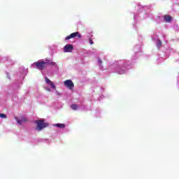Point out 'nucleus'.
<instances>
[{
	"mask_svg": "<svg viewBox=\"0 0 179 179\" xmlns=\"http://www.w3.org/2000/svg\"><path fill=\"white\" fill-rule=\"evenodd\" d=\"M55 127H57V128H65L64 124H56Z\"/></svg>",
	"mask_w": 179,
	"mask_h": 179,
	"instance_id": "1a4fd4ad",
	"label": "nucleus"
},
{
	"mask_svg": "<svg viewBox=\"0 0 179 179\" xmlns=\"http://www.w3.org/2000/svg\"><path fill=\"white\" fill-rule=\"evenodd\" d=\"M98 62H99V65H101V64H102L103 62H102L101 59H99V60H98Z\"/></svg>",
	"mask_w": 179,
	"mask_h": 179,
	"instance_id": "6ab92c4d",
	"label": "nucleus"
},
{
	"mask_svg": "<svg viewBox=\"0 0 179 179\" xmlns=\"http://www.w3.org/2000/svg\"><path fill=\"white\" fill-rule=\"evenodd\" d=\"M17 123H18L20 125H22V124H23V122L22 121V120L17 119Z\"/></svg>",
	"mask_w": 179,
	"mask_h": 179,
	"instance_id": "dca6fc26",
	"label": "nucleus"
},
{
	"mask_svg": "<svg viewBox=\"0 0 179 179\" xmlns=\"http://www.w3.org/2000/svg\"><path fill=\"white\" fill-rule=\"evenodd\" d=\"M22 122H27V121H29L26 117H23L22 119H21Z\"/></svg>",
	"mask_w": 179,
	"mask_h": 179,
	"instance_id": "4468645a",
	"label": "nucleus"
},
{
	"mask_svg": "<svg viewBox=\"0 0 179 179\" xmlns=\"http://www.w3.org/2000/svg\"><path fill=\"white\" fill-rule=\"evenodd\" d=\"M171 16L169 15H164V22H166L167 23H170V22H171Z\"/></svg>",
	"mask_w": 179,
	"mask_h": 179,
	"instance_id": "423d86ee",
	"label": "nucleus"
},
{
	"mask_svg": "<svg viewBox=\"0 0 179 179\" xmlns=\"http://www.w3.org/2000/svg\"><path fill=\"white\" fill-rule=\"evenodd\" d=\"M71 107L72 110H76L79 108V107L76 104H72L71 106Z\"/></svg>",
	"mask_w": 179,
	"mask_h": 179,
	"instance_id": "6e6552de",
	"label": "nucleus"
},
{
	"mask_svg": "<svg viewBox=\"0 0 179 179\" xmlns=\"http://www.w3.org/2000/svg\"><path fill=\"white\" fill-rule=\"evenodd\" d=\"M89 41H90V44H91V45L93 44V40H92L91 38L89 39Z\"/></svg>",
	"mask_w": 179,
	"mask_h": 179,
	"instance_id": "f3484780",
	"label": "nucleus"
},
{
	"mask_svg": "<svg viewBox=\"0 0 179 179\" xmlns=\"http://www.w3.org/2000/svg\"><path fill=\"white\" fill-rule=\"evenodd\" d=\"M0 118H7V116L3 113H0Z\"/></svg>",
	"mask_w": 179,
	"mask_h": 179,
	"instance_id": "ddd939ff",
	"label": "nucleus"
},
{
	"mask_svg": "<svg viewBox=\"0 0 179 179\" xmlns=\"http://www.w3.org/2000/svg\"><path fill=\"white\" fill-rule=\"evenodd\" d=\"M34 65L40 71H43V69L47 68V62H36L34 63Z\"/></svg>",
	"mask_w": 179,
	"mask_h": 179,
	"instance_id": "f03ea898",
	"label": "nucleus"
},
{
	"mask_svg": "<svg viewBox=\"0 0 179 179\" xmlns=\"http://www.w3.org/2000/svg\"><path fill=\"white\" fill-rule=\"evenodd\" d=\"M157 45L158 48L162 47V41L158 40Z\"/></svg>",
	"mask_w": 179,
	"mask_h": 179,
	"instance_id": "f8f14e48",
	"label": "nucleus"
},
{
	"mask_svg": "<svg viewBox=\"0 0 179 179\" xmlns=\"http://www.w3.org/2000/svg\"><path fill=\"white\" fill-rule=\"evenodd\" d=\"M36 129L40 131H43V129H44V128H47V127H49L48 123H46L44 122V120H36Z\"/></svg>",
	"mask_w": 179,
	"mask_h": 179,
	"instance_id": "f257e3e1",
	"label": "nucleus"
},
{
	"mask_svg": "<svg viewBox=\"0 0 179 179\" xmlns=\"http://www.w3.org/2000/svg\"><path fill=\"white\" fill-rule=\"evenodd\" d=\"M45 62H47V64H48V65H50L51 66H55V65H57L55 62H52L50 59H46Z\"/></svg>",
	"mask_w": 179,
	"mask_h": 179,
	"instance_id": "0eeeda50",
	"label": "nucleus"
},
{
	"mask_svg": "<svg viewBox=\"0 0 179 179\" xmlns=\"http://www.w3.org/2000/svg\"><path fill=\"white\" fill-rule=\"evenodd\" d=\"M45 90H47V92H51V89H50L49 87H45Z\"/></svg>",
	"mask_w": 179,
	"mask_h": 179,
	"instance_id": "a211bd4d",
	"label": "nucleus"
},
{
	"mask_svg": "<svg viewBox=\"0 0 179 179\" xmlns=\"http://www.w3.org/2000/svg\"><path fill=\"white\" fill-rule=\"evenodd\" d=\"M64 86L68 89H70V90H72V87H75V85L73 84V82L71 81V80H66L64 82Z\"/></svg>",
	"mask_w": 179,
	"mask_h": 179,
	"instance_id": "20e7f679",
	"label": "nucleus"
},
{
	"mask_svg": "<svg viewBox=\"0 0 179 179\" xmlns=\"http://www.w3.org/2000/svg\"><path fill=\"white\" fill-rule=\"evenodd\" d=\"M49 85L50 86H51L52 89H56L55 85H54V83H52V81H51Z\"/></svg>",
	"mask_w": 179,
	"mask_h": 179,
	"instance_id": "9b49d317",
	"label": "nucleus"
},
{
	"mask_svg": "<svg viewBox=\"0 0 179 179\" xmlns=\"http://www.w3.org/2000/svg\"><path fill=\"white\" fill-rule=\"evenodd\" d=\"M73 50V45L71 44H67L64 47V52H72Z\"/></svg>",
	"mask_w": 179,
	"mask_h": 179,
	"instance_id": "39448f33",
	"label": "nucleus"
},
{
	"mask_svg": "<svg viewBox=\"0 0 179 179\" xmlns=\"http://www.w3.org/2000/svg\"><path fill=\"white\" fill-rule=\"evenodd\" d=\"M75 37H78V38H82V35H80L79 34V32H74L71 34L70 35L67 36L65 38V40H71V38H75Z\"/></svg>",
	"mask_w": 179,
	"mask_h": 179,
	"instance_id": "7ed1b4c3",
	"label": "nucleus"
},
{
	"mask_svg": "<svg viewBox=\"0 0 179 179\" xmlns=\"http://www.w3.org/2000/svg\"><path fill=\"white\" fill-rule=\"evenodd\" d=\"M119 75H124L125 73V71L124 70H120L118 71Z\"/></svg>",
	"mask_w": 179,
	"mask_h": 179,
	"instance_id": "2eb2a0df",
	"label": "nucleus"
},
{
	"mask_svg": "<svg viewBox=\"0 0 179 179\" xmlns=\"http://www.w3.org/2000/svg\"><path fill=\"white\" fill-rule=\"evenodd\" d=\"M45 83H48V85H50V83L52 82L48 78L45 77Z\"/></svg>",
	"mask_w": 179,
	"mask_h": 179,
	"instance_id": "9d476101",
	"label": "nucleus"
}]
</instances>
